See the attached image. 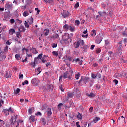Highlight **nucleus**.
Listing matches in <instances>:
<instances>
[{"mask_svg":"<svg viewBox=\"0 0 127 127\" xmlns=\"http://www.w3.org/2000/svg\"><path fill=\"white\" fill-rule=\"evenodd\" d=\"M48 33H49V30L48 29L45 30V33L44 34V35H45V36H47V35H48Z\"/></svg>","mask_w":127,"mask_h":127,"instance_id":"obj_36","label":"nucleus"},{"mask_svg":"<svg viewBox=\"0 0 127 127\" xmlns=\"http://www.w3.org/2000/svg\"><path fill=\"white\" fill-rule=\"evenodd\" d=\"M4 76L6 79H9V78H11V76H12V73L10 71H7Z\"/></svg>","mask_w":127,"mask_h":127,"instance_id":"obj_13","label":"nucleus"},{"mask_svg":"<svg viewBox=\"0 0 127 127\" xmlns=\"http://www.w3.org/2000/svg\"><path fill=\"white\" fill-rule=\"evenodd\" d=\"M69 75L70 72L69 71L65 72L63 76L61 75L59 77V82H62V78L64 80H65V79H67Z\"/></svg>","mask_w":127,"mask_h":127,"instance_id":"obj_4","label":"nucleus"},{"mask_svg":"<svg viewBox=\"0 0 127 127\" xmlns=\"http://www.w3.org/2000/svg\"><path fill=\"white\" fill-rule=\"evenodd\" d=\"M62 15L64 18H66L67 17H69L70 16V12H69L68 11L64 10L62 12Z\"/></svg>","mask_w":127,"mask_h":127,"instance_id":"obj_8","label":"nucleus"},{"mask_svg":"<svg viewBox=\"0 0 127 127\" xmlns=\"http://www.w3.org/2000/svg\"><path fill=\"white\" fill-rule=\"evenodd\" d=\"M73 94L75 95H76L77 97H80L81 96V91L78 89V88H76L74 89V91L73 92Z\"/></svg>","mask_w":127,"mask_h":127,"instance_id":"obj_12","label":"nucleus"},{"mask_svg":"<svg viewBox=\"0 0 127 127\" xmlns=\"http://www.w3.org/2000/svg\"><path fill=\"white\" fill-rule=\"evenodd\" d=\"M45 65H46V66L48 67H49V66H50L51 64H50V62H48L45 64Z\"/></svg>","mask_w":127,"mask_h":127,"instance_id":"obj_60","label":"nucleus"},{"mask_svg":"<svg viewBox=\"0 0 127 127\" xmlns=\"http://www.w3.org/2000/svg\"><path fill=\"white\" fill-rule=\"evenodd\" d=\"M15 41H17L18 43H21V41H20V38L19 37H17L15 39Z\"/></svg>","mask_w":127,"mask_h":127,"instance_id":"obj_42","label":"nucleus"},{"mask_svg":"<svg viewBox=\"0 0 127 127\" xmlns=\"http://www.w3.org/2000/svg\"><path fill=\"white\" fill-rule=\"evenodd\" d=\"M41 121H42V122L43 123V125H45L46 124V120H45V118H42L41 119Z\"/></svg>","mask_w":127,"mask_h":127,"instance_id":"obj_39","label":"nucleus"},{"mask_svg":"<svg viewBox=\"0 0 127 127\" xmlns=\"http://www.w3.org/2000/svg\"><path fill=\"white\" fill-rule=\"evenodd\" d=\"M86 96H88V97L89 98H93V97H95V94H94L92 92H91L89 94L87 93Z\"/></svg>","mask_w":127,"mask_h":127,"instance_id":"obj_29","label":"nucleus"},{"mask_svg":"<svg viewBox=\"0 0 127 127\" xmlns=\"http://www.w3.org/2000/svg\"><path fill=\"white\" fill-rule=\"evenodd\" d=\"M31 50L32 51L33 54H37V53H38V52L37 50H36V49L34 48H32Z\"/></svg>","mask_w":127,"mask_h":127,"instance_id":"obj_28","label":"nucleus"},{"mask_svg":"<svg viewBox=\"0 0 127 127\" xmlns=\"http://www.w3.org/2000/svg\"><path fill=\"white\" fill-rule=\"evenodd\" d=\"M83 50H84V51L87 52V49H88V45H84L83 48H82Z\"/></svg>","mask_w":127,"mask_h":127,"instance_id":"obj_35","label":"nucleus"},{"mask_svg":"<svg viewBox=\"0 0 127 127\" xmlns=\"http://www.w3.org/2000/svg\"><path fill=\"white\" fill-rule=\"evenodd\" d=\"M95 42L97 44H100L101 42H102V40H103V38L101 36L98 35L96 36L95 38Z\"/></svg>","mask_w":127,"mask_h":127,"instance_id":"obj_10","label":"nucleus"},{"mask_svg":"<svg viewBox=\"0 0 127 127\" xmlns=\"http://www.w3.org/2000/svg\"><path fill=\"white\" fill-rule=\"evenodd\" d=\"M79 6H80V3L77 2V3H76V4H75V5L74 6V8H77L79 7Z\"/></svg>","mask_w":127,"mask_h":127,"instance_id":"obj_55","label":"nucleus"},{"mask_svg":"<svg viewBox=\"0 0 127 127\" xmlns=\"http://www.w3.org/2000/svg\"><path fill=\"white\" fill-rule=\"evenodd\" d=\"M89 81H90V78L85 76H82L81 79L79 82V84H81L82 82H84V84H87V83H88Z\"/></svg>","mask_w":127,"mask_h":127,"instance_id":"obj_7","label":"nucleus"},{"mask_svg":"<svg viewBox=\"0 0 127 127\" xmlns=\"http://www.w3.org/2000/svg\"><path fill=\"white\" fill-rule=\"evenodd\" d=\"M74 36V34L71 33L70 34L65 33L64 35H62V40L60 41L62 44H65V45L72 42L73 40V37Z\"/></svg>","mask_w":127,"mask_h":127,"instance_id":"obj_1","label":"nucleus"},{"mask_svg":"<svg viewBox=\"0 0 127 127\" xmlns=\"http://www.w3.org/2000/svg\"><path fill=\"white\" fill-rule=\"evenodd\" d=\"M62 106H63V104H62V103H59V104L58 105V106H57L58 109H61V107H62Z\"/></svg>","mask_w":127,"mask_h":127,"instance_id":"obj_51","label":"nucleus"},{"mask_svg":"<svg viewBox=\"0 0 127 127\" xmlns=\"http://www.w3.org/2000/svg\"><path fill=\"white\" fill-rule=\"evenodd\" d=\"M69 118H70V119H73L74 117L75 116V113L73 112L71 114H69Z\"/></svg>","mask_w":127,"mask_h":127,"instance_id":"obj_41","label":"nucleus"},{"mask_svg":"<svg viewBox=\"0 0 127 127\" xmlns=\"http://www.w3.org/2000/svg\"><path fill=\"white\" fill-rule=\"evenodd\" d=\"M8 51V46H6L4 48V50L3 52H1L0 54V61H2V60H4L5 58H6V53Z\"/></svg>","mask_w":127,"mask_h":127,"instance_id":"obj_2","label":"nucleus"},{"mask_svg":"<svg viewBox=\"0 0 127 127\" xmlns=\"http://www.w3.org/2000/svg\"><path fill=\"white\" fill-rule=\"evenodd\" d=\"M19 92H20V89L17 88L16 91L15 92V94H16V95H17V94L19 93Z\"/></svg>","mask_w":127,"mask_h":127,"instance_id":"obj_58","label":"nucleus"},{"mask_svg":"<svg viewBox=\"0 0 127 127\" xmlns=\"http://www.w3.org/2000/svg\"><path fill=\"white\" fill-rule=\"evenodd\" d=\"M3 104H4V101L2 99H1L0 100V107H1Z\"/></svg>","mask_w":127,"mask_h":127,"instance_id":"obj_52","label":"nucleus"},{"mask_svg":"<svg viewBox=\"0 0 127 127\" xmlns=\"http://www.w3.org/2000/svg\"><path fill=\"white\" fill-rule=\"evenodd\" d=\"M64 86L62 84L59 85V89L61 90V92H64L65 90L64 89Z\"/></svg>","mask_w":127,"mask_h":127,"instance_id":"obj_23","label":"nucleus"},{"mask_svg":"<svg viewBox=\"0 0 127 127\" xmlns=\"http://www.w3.org/2000/svg\"><path fill=\"white\" fill-rule=\"evenodd\" d=\"M16 22H17V23H19V24H20L22 23V21L17 19L16 20Z\"/></svg>","mask_w":127,"mask_h":127,"instance_id":"obj_53","label":"nucleus"},{"mask_svg":"<svg viewBox=\"0 0 127 127\" xmlns=\"http://www.w3.org/2000/svg\"><path fill=\"white\" fill-rule=\"evenodd\" d=\"M90 35L91 36H96V30H93L91 31V33L90 34Z\"/></svg>","mask_w":127,"mask_h":127,"instance_id":"obj_31","label":"nucleus"},{"mask_svg":"<svg viewBox=\"0 0 127 127\" xmlns=\"http://www.w3.org/2000/svg\"><path fill=\"white\" fill-rule=\"evenodd\" d=\"M53 55H55V56H58V52L56 51H54L52 52Z\"/></svg>","mask_w":127,"mask_h":127,"instance_id":"obj_37","label":"nucleus"},{"mask_svg":"<svg viewBox=\"0 0 127 127\" xmlns=\"http://www.w3.org/2000/svg\"><path fill=\"white\" fill-rule=\"evenodd\" d=\"M61 55H62V52L61 51L58 52V56L59 58L61 57Z\"/></svg>","mask_w":127,"mask_h":127,"instance_id":"obj_50","label":"nucleus"},{"mask_svg":"<svg viewBox=\"0 0 127 127\" xmlns=\"http://www.w3.org/2000/svg\"><path fill=\"white\" fill-rule=\"evenodd\" d=\"M9 33L10 34V35H12L13 33H15V30H14V29H11L9 31Z\"/></svg>","mask_w":127,"mask_h":127,"instance_id":"obj_26","label":"nucleus"},{"mask_svg":"<svg viewBox=\"0 0 127 127\" xmlns=\"http://www.w3.org/2000/svg\"><path fill=\"white\" fill-rule=\"evenodd\" d=\"M74 46L75 48H79L80 47V41L75 42Z\"/></svg>","mask_w":127,"mask_h":127,"instance_id":"obj_20","label":"nucleus"},{"mask_svg":"<svg viewBox=\"0 0 127 127\" xmlns=\"http://www.w3.org/2000/svg\"><path fill=\"white\" fill-rule=\"evenodd\" d=\"M75 62H77L78 64L80 66H82V65H83V60H80L79 58H77V59H76V58H74L73 59L72 62H75Z\"/></svg>","mask_w":127,"mask_h":127,"instance_id":"obj_11","label":"nucleus"},{"mask_svg":"<svg viewBox=\"0 0 127 127\" xmlns=\"http://www.w3.org/2000/svg\"><path fill=\"white\" fill-rule=\"evenodd\" d=\"M1 126H4V121L0 119V127H1Z\"/></svg>","mask_w":127,"mask_h":127,"instance_id":"obj_38","label":"nucleus"},{"mask_svg":"<svg viewBox=\"0 0 127 127\" xmlns=\"http://www.w3.org/2000/svg\"><path fill=\"white\" fill-rule=\"evenodd\" d=\"M13 6V5L12 4H10L9 3H7L5 4V8L7 9H11Z\"/></svg>","mask_w":127,"mask_h":127,"instance_id":"obj_15","label":"nucleus"},{"mask_svg":"<svg viewBox=\"0 0 127 127\" xmlns=\"http://www.w3.org/2000/svg\"><path fill=\"white\" fill-rule=\"evenodd\" d=\"M77 118L78 119H79V120H82V119H83V115L78 112Z\"/></svg>","mask_w":127,"mask_h":127,"instance_id":"obj_33","label":"nucleus"},{"mask_svg":"<svg viewBox=\"0 0 127 127\" xmlns=\"http://www.w3.org/2000/svg\"><path fill=\"white\" fill-rule=\"evenodd\" d=\"M34 110V108L31 107L28 109V113L30 115H31L32 113H33V111Z\"/></svg>","mask_w":127,"mask_h":127,"instance_id":"obj_24","label":"nucleus"},{"mask_svg":"<svg viewBox=\"0 0 127 127\" xmlns=\"http://www.w3.org/2000/svg\"><path fill=\"white\" fill-rule=\"evenodd\" d=\"M52 114V112H51V109L50 108H48V110L47 112V115L48 117H50Z\"/></svg>","mask_w":127,"mask_h":127,"instance_id":"obj_19","label":"nucleus"},{"mask_svg":"<svg viewBox=\"0 0 127 127\" xmlns=\"http://www.w3.org/2000/svg\"><path fill=\"white\" fill-rule=\"evenodd\" d=\"M16 120H17V115L14 114L12 115L11 119L10 120V122L12 125H14L15 123H17L18 125L16 126V127H18V125H19V123L18 122L16 121Z\"/></svg>","mask_w":127,"mask_h":127,"instance_id":"obj_3","label":"nucleus"},{"mask_svg":"<svg viewBox=\"0 0 127 127\" xmlns=\"http://www.w3.org/2000/svg\"><path fill=\"white\" fill-rule=\"evenodd\" d=\"M98 14L100 15V16H103L104 17H106V16H107V13L106 12H103L102 13V12L99 11L98 12Z\"/></svg>","mask_w":127,"mask_h":127,"instance_id":"obj_16","label":"nucleus"},{"mask_svg":"<svg viewBox=\"0 0 127 127\" xmlns=\"http://www.w3.org/2000/svg\"><path fill=\"white\" fill-rule=\"evenodd\" d=\"M105 45H108V44H110V41H109V40H106L105 41Z\"/></svg>","mask_w":127,"mask_h":127,"instance_id":"obj_59","label":"nucleus"},{"mask_svg":"<svg viewBox=\"0 0 127 127\" xmlns=\"http://www.w3.org/2000/svg\"><path fill=\"white\" fill-rule=\"evenodd\" d=\"M96 78H97V79H101V74L100 73H97L96 74Z\"/></svg>","mask_w":127,"mask_h":127,"instance_id":"obj_54","label":"nucleus"},{"mask_svg":"<svg viewBox=\"0 0 127 127\" xmlns=\"http://www.w3.org/2000/svg\"><path fill=\"white\" fill-rule=\"evenodd\" d=\"M39 80H38V78H33L31 80V84L34 86H38V85H39Z\"/></svg>","mask_w":127,"mask_h":127,"instance_id":"obj_9","label":"nucleus"},{"mask_svg":"<svg viewBox=\"0 0 127 127\" xmlns=\"http://www.w3.org/2000/svg\"><path fill=\"white\" fill-rule=\"evenodd\" d=\"M41 71H40V67H39L37 69V70H35V74L37 75H39V74H40Z\"/></svg>","mask_w":127,"mask_h":127,"instance_id":"obj_30","label":"nucleus"},{"mask_svg":"<svg viewBox=\"0 0 127 127\" xmlns=\"http://www.w3.org/2000/svg\"><path fill=\"white\" fill-rule=\"evenodd\" d=\"M20 32H17V33H16V36H17V37H21V36H22V35H21V34H20Z\"/></svg>","mask_w":127,"mask_h":127,"instance_id":"obj_49","label":"nucleus"},{"mask_svg":"<svg viewBox=\"0 0 127 127\" xmlns=\"http://www.w3.org/2000/svg\"><path fill=\"white\" fill-rule=\"evenodd\" d=\"M46 3H49L51 5H53V4H54V2H53V0H48Z\"/></svg>","mask_w":127,"mask_h":127,"instance_id":"obj_27","label":"nucleus"},{"mask_svg":"<svg viewBox=\"0 0 127 127\" xmlns=\"http://www.w3.org/2000/svg\"><path fill=\"white\" fill-rule=\"evenodd\" d=\"M79 78H80V74L78 73L75 74V78L76 80H79Z\"/></svg>","mask_w":127,"mask_h":127,"instance_id":"obj_47","label":"nucleus"},{"mask_svg":"<svg viewBox=\"0 0 127 127\" xmlns=\"http://www.w3.org/2000/svg\"><path fill=\"white\" fill-rule=\"evenodd\" d=\"M47 89L49 90V91H53V89L51 87V85H48Z\"/></svg>","mask_w":127,"mask_h":127,"instance_id":"obj_46","label":"nucleus"},{"mask_svg":"<svg viewBox=\"0 0 127 127\" xmlns=\"http://www.w3.org/2000/svg\"><path fill=\"white\" fill-rule=\"evenodd\" d=\"M69 98H73L74 97V94L73 93H69L68 94Z\"/></svg>","mask_w":127,"mask_h":127,"instance_id":"obj_44","label":"nucleus"},{"mask_svg":"<svg viewBox=\"0 0 127 127\" xmlns=\"http://www.w3.org/2000/svg\"><path fill=\"white\" fill-rule=\"evenodd\" d=\"M91 78H92V79H96V78H97L96 75H95L94 73H92L91 74Z\"/></svg>","mask_w":127,"mask_h":127,"instance_id":"obj_57","label":"nucleus"},{"mask_svg":"<svg viewBox=\"0 0 127 127\" xmlns=\"http://www.w3.org/2000/svg\"><path fill=\"white\" fill-rule=\"evenodd\" d=\"M27 4H31L32 0H27Z\"/></svg>","mask_w":127,"mask_h":127,"instance_id":"obj_62","label":"nucleus"},{"mask_svg":"<svg viewBox=\"0 0 127 127\" xmlns=\"http://www.w3.org/2000/svg\"><path fill=\"white\" fill-rule=\"evenodd\" d=\"M27 22L30 25L32 24V23H33V18H32V17H31L30 18L28 19V20H27Z\"/></svg>","mask_w":127,"mask_h":127,"instance_id":"obj_21","label":"nucleus"},{"mask_svg":"<svg viewBox=\"0 0 127 127\" xmlns=\"http://www.w3.org/2000/svg\"><path fill=\"white\" fill-rule=\"evenodd\" d=\"M2 112L3 114L5 115V116H8V115H9V112H11V114H13V113H14L11 107H10L8 109H3Z\"/></svg>","mask_w":127,"mask_h":127,"instance_id":"obj_5","label":"nucleus"},{"mask_svg":"<svg viewBox=\"0 0 127 127\" xmlns=\"http://www.w3.org/2000/svg\"><path fill=\"white\" fill-rule=\"evenodd\" d=\"M47 59V56L46 55H44L41 59V61L42 62H43V63H45V62H46V61H47L46 60V59Z\"/></svg>","mask_w":127,"mask_h":127,"instance_id":"obj_18","label":"nucleus"},{"mask_svg":"<svg viewBox=\"0 0 127 127\" xmlns=\"http://www.w3.org/2000/svg\"><path fill=\"white\" fill-rule=\"evenodd\" d=\"M101 120V118L100 117H96L94 119H93V122L94 123H97L98 121H100Z\"/></svg>","mask_w":127,"mask_h":127,"instance_id":"obj_32","label":"nucleus"},{"mask_svg":"<svg viewBox=\"0 0 127 127\" xmlns=\"http://www.w3.org/2000/svg\"><path fill=\"white\" fill-rule=\"evenodd\" d=\"M121 48H122V45H120L119 46V48H118V51H119V53H118V54H119V55H122V52H121Z\"/></svg>","mask_w":127,"mask_h":127,"instance_id":"obj_45","label":"nucleus"},{"mask_svg":"<svg viewBox=\"0 0 127 127\" xmlns=\"http://www.w3.org/2000/svg\"><path fill=\"white\" fill-rule=\"evenodd\" d=\"M88 125V123L84 122L83 123V127H87V126Z\"/></svg>","mask_w":127,"mask_h":127,"instance_id":"obj_61","label":"nucleus"},{"mask_svg":"<svg viewBox=\"0 0 127 127\" xmlns=\"http://www.w3.org/2000/svg\"><path fill=\"white\" fill-rule=\"evenodd\" d=\"M35 62H37V61H35V59H34V62L31 63V66L32 67H33V68H34V67H35V66H36V65H35Z\"/></svg>","mask_w":127,"mask_h":127,"instance_id":"obj_34","label":"nucleus"},{"mask_svg":"<svg viewBox=\"0 0 127 127\" xmlns=\"http://www.w3.org/2000/svg\"><path fill=\"white\" fill-rule=\"evenodd\" d=\"M96 53H100L101 52V49L99 48L96 50Z\"/></svg>","mask_w":127,"mask_h":127,"instance_id":"obj_64","label":"nucleus"},{"mask_svg":"<svg viewBox=\"0 0 127 127\" xmlns=\"http://www.w3.org/2000/svg\"><path fill=\"white\" fill-rule=\"evenodd\" d=\"M52 47H53V48H55L56 47H57V44L56 43L52 44Z\"/></svg>","mask_w":127,"mask_h":127,"instance_id":"obj_56","label":"nucleus"},{"mask_svg":"<svg viewBox=\"0 0 127 127\" xmlns=\"http://www.w3.org/2000/svg\"><path fill=\"white\" fill-rule=\"evenodd\" d=\"M42 54H39L38 57L34 58L35 62L37 61V59H42Z\"/></svg>","mask_w":127,"mask_h":127,"instance_id":"obj_22","label":"nucleus"},{"mask_svg":"<svg viewBox=\"0 0 127 127\" xmlns=\"http://www.w3.org/2000/svg\"><path fill=\"white\" fill-rule=\"evenodd\" d=\"M28 22H27L26 21H25V23H24V25L25 26V27H26L27 28H29V25L28 24Z\"/></svg>","mask_w":127,"mask_h":127,"instance_id":"obj_40","label":"nucleus"},{"mask_svg":"<svg viewBox=\"0 0 127 127\" xmlns=\"http://www.w3.org/2000/svg\"><path fill=\"white\" fill-rule=\"evenodd\" d=\"M30 120L32 121V122H34L35 120V118H34V116H33V115L31 116L30 117Z\"/></svg>","mask_w":127,"mask_h":127,"instance_id":"obj_43","label":"nucleus"},{"mask_svg":"<svg viewBox=\"0 0 127 127\" xmlns=\"http://www.w3.org/2000/svg\"><path fill=\"white\" fill-rule=\"evenodd\" d=\"M15 57L17 60H20V59H21V57H20V54H16L15 55Z\"/></svg>","mask_w":127,"mask_h":127,"instance_id":"obj_25","label":"nucleus"},{"mask_svg":"<svg viewBox=\"0 0 127 127\" xmlns=\"http://www.w3.org/2000/svg\"><path fill=\"white\" fill-rule=\"evenodd\" d=\"M75 22L76 25H79L80 24V21L79 20H75Z\"/></svg>","mask_w":127,"mask_h":127,"instance_id":"obj_63","label":"nucleus"},{"mask_svg":"<svg viewBox=\"0 0 127 127\" xmlns=\"http://www.w3.org/2000/svg\"><path fill=\"white\" fill-rule=\"evenodd\" d=\"M64 28L66 30H70L71 32H74L75 31V27L74 26H70L68 24H65L64 26Z\"/></svg>","mask_w":127,"mask_h":127,"instance_id":"obj_6","label":"nucleus"},{"mask_svg":"<svg viewBox=\"0 0 127 127\" xmlns=\"http://www.w3.org/2000/svg\"><path fill=\"white\" fill-rule=\"evenodd\" d=\"M26 30V29H25V27L23 26H21L20 28H19V31L20 32H24Z\"/></svg>","mask_w":127,"mask_h":127,"instance_id":"obj_17","label":"nucleus"},{"mask_svg":"<svg viewBox=\"0 0 127 127\" xmlns=\"http://www.w3.org/2000/svg\"><path fill=\"white\" fill-rule=\"evenodd\" d=\"M32 11L30 10H26L23 13V15L24 17H26V16H28V15H29V13H32Z\"/></svg>","mask_w":127,"mask_h":127,"instance_id":"obj_14","label":"nucleus"},{"mask_svg":"<svg viewBox=\"0 0 127 127\" xmlns=\"http://www.w3.org/2000/svg\"><path fill=\"white\" fill-rule=\"evenodd\" d=\"M122 35H123V36H124L125 37H127V31H124L122 32Z\"/></svg>","mask_w":127,"mask_h":127,"instance_id":"obj_48","label":"nucleus"}]
</instances>
